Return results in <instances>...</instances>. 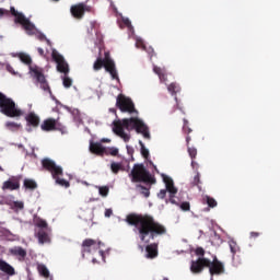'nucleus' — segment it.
Instances as JSON below:
<instances>
[{
    "instance_id": "obj_1",
    "label": "nucleus",
    "mask_w": 280,
    "mask_h": 280,
    "mask_svg": "<svg viewBox=\"0 0 280 280\" xmlns=\"http://www.w3.org/2000/svg\"><path fill=\"white\" fill-rule=\"evenodd\" d=\"M125 222H127L129 226H135L140 242L147 244L145 247H143V245H138L139 250H141V253L145 250L147 259H156V257H159V243L150 242H154L156 237L167 235V228L156 221L152 214L148 213H129L127 214Z\"/></svg>"
},
{
    "instance_id": "obj_2",
    "label": "nucleus",
    "mask_w": 280,
    "mask_h": 280,
    "mask_svg": "<svg viewBox=\"0 0 280 280\" xmlns=\"http://www.w3.org/2000/svg\"><path fill=\"white\" fill-rule=\"evenodd\" d=\"M124 128L125 130H136V132H138V135H142L144 139H150V129L148 128V125L137 117L113 121V132L120 137L125 143H128V141H130V135L126 133Z\"/></svg>"
},
{
    "instance_id": "obj_3",
    "label": "nucleus",
    "mask_w": 280,
    "mask_h": 280,
    "mask_svg": "<svg viewBox=\"0 0 280 280\" xmlns=\"http://www.w3.org/2000/svg\"><path fill=\"white\" fill-rule=\"evenodd\" d=\"M205 248L197 247L195 249V255H197V260H191L190 271L194 275H200L205 268H209V273L211 277L224 275V264L218 259V256L212 255V259L205 257Z\"/></svg>"
},
{
    "instance_id": "obj_4",
    "label": "nucleus",
    "mask_w": 280,
    "mask_h": 280,
    "mask_svg": "<svg viewBox=\"0 0 280 280\" xmlns=\"http://www.w3.org/2000/svg\"><path fill=\"white\" fill-rule=\"evenodd\" d=\"M42 167L45 172H49L51 174L52 179L55 180L56 185L59 187H63L65 189H69L71 187V183L62 176H65V171L62 166L56 164V162L49 158H45L42 160Z\"/></svg>"
},
{
    "instance_id": "obj_5",
    "label": "nucleus",
    "mask_w": 280,
    "mask_h": 280,
    "mask_svg": "<svg viewBox=\"0 0 280 280\" xmlns=\"http://www.w3.org/2000/svg\"><path fill=\"white\" fill-rule=\"evenodd\" d=\"M129 178H131V183H144L145 185L156 183V178L150 174V171L145 170L143 164H135L129 173Z\"/></svg>"
},
{
    "instance_id": "obj_6",
    "label": "nucleus",
    "mask_w": 280,
    "mask_h": 280,
    "mask_svg": "<svg viewBox=\"0 0 280 280\" xmlns=\"http://www.w3.org/2000/svg\"><path fill=\"white\" fill-rule=\"evenodd\" d=\"M0 113L5 115V117H21L23 115V110H21L14 100L7 97L5 94L0 92Z\"/></svg>"
},
{
    "instance_id": "obj_7",
    "label": "nucleus",
    "mask_w": 280,
    "mask_h": 280,
    "mask_svg": "<svg viewBox=\"0 0 280 280\" xmlns=\"http://www.w3.org/2000/svg\"><path fill=\"white\" fill-rule=\"evenodd\" d=\"M10 14L15 18L14 22L22 25V27L26 32H33L34 24H32L30 19L25 18V15L23 13L16 11V9L14 7H11L10 11L7 9L0 8V18L1 16H10Z\"/></svg>"
},
{
    "instance_id": "obj_8",
    "label": "nucleus",
    "mask_w": 280,
    "mask_h": 280,
    "mask_svg": "<svg viewBox=\"0 0 280 280\" xmlns=\"http://www.w3.org/2000/svg\"><path fill=\"white\" fill-rule=\"evenodd\" d=\"M163 180L170 194L168 198L165 199V203L168 205V202H171V205H176V207L180 206V199L176 197V195L178 194V188L174 186V179H172V177L170 176L163 175Z\"/></svg>"
},
{
    "instance_id": "obj_9",
    "label": "nucleus",
    "mask_w": 280,
    "mask_h": 280,
    "mask_svg": "<svg viewBox=\"0 0 280 280\" xmlns=\"http://www.w3.org/2000/svg\"><path fill=\"white\" fill-rule=\"evenodd\" d=\"M86 12H90L93 14V13H95V9H93V7H91L84 2L73 4L70 8V14L73 16V19H77V21H82V19H84V14H86Z\"/></svg>"
},
{
    "instance_id": "obj_10",
    "label": "nucleus",
    "mask_w": 280,
    "mask_h": 280,
    "mask_svg": "<svg viewBox=\"0 0 280 280\" xmlns=\"http://www.w3.org/2000/svg\"><path fill=\"white\" fill-rule=\"evenodd\" d=\"M40 129L44 132H54V130L65 132L66 127L60 122V118H47L42 122Z\"/></svg>"
},
{
    "instance_id": "obj_11",
    "label": "nucleus",
    "mask_w": 280,
    "mask_h": 280,
    "mask_svg": "<svg viewBox=\"0 0 280 280\" xmlns=\"http://www.w3.org/2000/svg\"><path fill=\"white\" fill-rule=\"evenodd\" d=\"M116 106L121 110V113H137V109L135 108V103L131 98H128L124 95H118L116 100Z\"/></svg>"
},
{
    "instance_id": "obj_12",
    "label": "nucleus",
    "mask_w": 280,
    "mask_h": 280,
    "mask_svg": "<svg viewBox=\"0 0 280 280\" xmlns=\"http://www.w3.org/2000/svg\"><path fill=\"white\" fill-rule=\"evenodd\" d=\"M30 71L31 73H33L40 89L43 91H47L48 93H51V88H49V83L47 82V79L45 78V74L43 73V71H40V69L36 67L35 68L30 67Z\"/></svg>"
},
{
    "instance_id": "obj_13",
    "label": "nucleus",
    "mask_w": 280,
    "mask_h": 280,
    "mask_svg": "<svg viewBox=\"0 0 280 280\" xmlns=\"http://www.w3.org/2000/svg\"><path fill=\"white\" fill-rule=\"evenodd\" d=\"M101 245H102V242L97 243V241L93 238L84 240L82 243V249H81L82 258L84 259L86 254L91 255V253H95V250H97V248H100Z\"/></svg>"
},
{
    "instance_id": "obj_14",
    "label": "nucleus",
    "mask_w": 280,
    "mask_h": 280,
    "mask_svg": "<svg viewBox=\"0 0 280 280\" xmlns=\"http://www.w3.org/2000/svg\"><path fill=\"white\" fill-rule=\"evenodd\" d=\"M105 71L110 74L113 80H119V74L117 73V68L115 67V61L110 58V52H105Z\"/></svg>"
},
{
    "instance_id": "obj_15",
    "label": "nucleus",
    "mask_w": 280,
    "mask_h": 280,
    "mask_svg": "<svg viewBox=\"0 0 280 280\" xmlns=\"http://www.w3.org/2000/svg\"><path fill=\"white\" fill-rule=\"evenodd\" d=\"M52 59L57 63V71L59 73H65L67 75L69 73V63L65 61V57L58 52H52Z\"/></svg>"
},
{
    "instance_id": "obj_16",
    "label": "nucleus",
    "mask_w": 280,
    "mask_h": 280,
    "mask_svg": "<svg viewBox=\"0 0 280 280\" xmlns=\"http://www.w3.org/2000/svg\"><path fill=\"white\" fill-rule=\"evenodd\" d=\"M2 189L3 191H16V189H21V183L19 182L18 178H11V179H8L5 180L3 184H2Z\"/></svg>"
},
{
    "instance_id": "obj_17",
    "label": "nucleus",
    "mask_w": 280,
    "mask_h": 280,
    "mask_svg": "<svg viewBox=\"0 0 280 280\" xmlns=\"http://www.w3.org/2000/svg\"><path fill=\"white\" fill-rule=\"evenodd\" d=\"M10 255L12 257H16L20 261H25V257H27V250L21 246H14L9 249Z\"/></svg>"
},
{
    "instance_id": "obj_18",
    "label": "nucleus",
    "mask_w": 280,
    "mask_h": 280,
    "mask_svg": "<svg viewBox=\"0 0 280 280\" xmlns=\"http://www.w3.org/2000/svg\"><path fill=\"white\" fill-rule=\"evenodd\" d=\"M90 152H92V154H97L98 156H104L106 148H104L100 142H91Z\"/></svg>"
},
{
    "instance_id": "obj_19",
    "label": "nucleus",
    "mask_w": 280,
    "mask_h": 280,
    "mask_svg": "<svg viewBox=\"0 0 280 280\" xmlns=\"http://www.w3.org/2000/svg\"><path fill=\"white\" fill-rule=\"evenodd\" d=\"M25 120L28 126H32L33 128H38L40 126V117L34 113H30L26 117Z\"/></svg>"
},
{
    "instance_id": "obj_20",
    "label": "nucleus",
    "mask_w": 280,
    "mask_h": 280,
    "mask_svg": "<svg viewBox=\"0 0 280 280\" xmlns=\"http://www.w3.org/2000/svg\"><path fill=\"white\" fill-rule=\"evenodd\" d=\"M0 270L1 272H5V275H9L11 277L15 275L14 267H12L10 264L2 259H0Z\"/></svg>"
},
{
    "instance_id": "obj_21",
    "label": "nucleus",
    "mask_w": 280,
    "mask_h": 280,
    "mask_svg": "<svg viewBox=\"0 0 280 280\" xmlns=\"http://www.w3.org/2000/svg\"><path fill=\"white\" fill-rule=\"evenodd\" d=\"M153 71H154V73H156V75H159V79L162 82H166L167 81V74L165 73V70L163 68L154 66L153 67Z\"/></svg>"
},
{
    "instance_id": "obj_22",
    "label": "nucleus",
    "mask_w": 280,
    "mask_h": 280,
    "mask_svg": "<svg viewBox=\"0 0 280 280\" xmlns=\"http://www.w3.org/2000/svg\"><path fill=\"white\" fill-rule=\"evenodd\" d=\"M37 271L39 272L40 277H44V279H49L50 277L49 269L44 264L37 265Z\"/></svg>"
},
{
    "instance_id": "obj_23",
    "label": "nucleus",
    "mask_w": 280,
    "mask_h": 280,
    "mask_svg": "<svg viewBox=\"0 0 280 280\" xmlns=\"http://www.w3.org/2000/svg\"><path fill=\"white\" fill-rule=\"evenodd\" d=\"M23 186L31 191H34V189L38 188V184L36 183V180L30 178L24 179Z\"/></svg>"
},
{
    "instance_id": "obj_24",
    "label": "nucleus",
    "mask_w": 280,
    "mask_h": 280,
    "mask_svg": "<svg viewBox=\"0 0 280 280\" xmlns=\"http://www.w3.org/2000/svg\"><path fill=\"white\" fill-rule=\"evenodd\" d=\"M106 65V55L104 56V59L102 57H98L94 65H93V69L94 71H100L103 67H105Z\"/></svg>"
},
{
    "instance_id": "obj_25",
    "label": "nucleus",
    "mask_w": 280,
    "mask_h": 280,
    "mask_svg": "<svg viewBox=\"0 0 280 280\" xmlns=\"http://www.w3.org/2000/svg\"><path fill=\"white\" fill-rule=\"evenodd\" d=\"M37 237H38L39 244H45V243L49 242V235L47 234V232H45L43 230H40L37 233Z\"/></svg>"
},
{
    "instance_id": "obj_26",
    "label": "nucleus",
    "mask_w": 280,
    "mask_h": 280,
    "mask_svg": "<svg viewBox=\"0 0 280 280\" xmlns=\"http://www.w3.org/2000/svg\"><path fill=\"white\" fill-rule=\"evenodd\" d=\"M110 170L113 174H119V172H124V165H121V163L118 162H112Z\"/></svg>"
},
{
    "instance_id": "obj_27",
    "label": "nucleus",
    "mask_w": 280,
    "mask_h": 280,
    "mask_svg": "<svg viewBox=\"0 0 280 280\" xmlns=\"http://www.w3.org/2000/svg\"><path fill=\"white\" fill-rule=\"evenodd\" d=\"M168 93H172V95H176V93H180V85L178 83H171L167 86Z\"/></svg>"
},
{
    "instance_id": "obj_28",
    "label": "nucleus",
    "mask_w": 280,
    "mask_h": 280,
    "mask_svg": "<svg viewBox=\"0 0 280 280\" xmlns=\"http://www.w3.org/2000/svg\"><path fill=\"white\" fill-rule=\"evenodd\" d=\"M136 189H140V194L142 196H144V198H150V188H148L141 184H138V185H136Z\"/></svg>"
},
{
    "instance_id": "obj_29",
    "label": "nucleus",
    "mask_w": 280,
    "mask_h": 280,
    "mask_svg": "<svg viewBox=\"0 0 280 280\" xmlns=\"http://www.w3.org/2000/svg\"><path fill=\"white\" fill-rule=\"evenodd\" d=\"M19 58L24 65H32V57L25 52H20Z\"/></svg>"
},
{
    "instance_id": "obj_30",
    "label": "nucleus",
    "mask_w": 280,
    "mask_h": 280,
    "mask_svg": "<svg viewBox=\"0 0 280 280\" xmlns=\"http://www.w3.org/2000/svg\"><path fill=\"white\" fill-rule=\"evenodd\" d=\"M205 202L210 207L211 209L218 207V201H215L212 197L210 196H205L203 197Z\"/></svg>"
},
{
    "instance_id": "obj_31",
    "label": "nucleus",
    "mask_w": 280,
    "mask_h": 280,
    "mask_svg": "<svg viewBox=\"0 0 280 280\" xmlns=\"http://www.w3.org/2000/svg\"><path fill=\"white\" fill-rule=\"evenodd\" d=\"M194 187H198L199 191H202V180H200V173H197L192 180Z\"/></svg>"
},
{
    "instance_id": "obj_32",
    "label": "nucleus",
    "mask_w": 280,
    "mask_h": 280,
    "mask_svg": "<svg viewBox=\"0 0 280 280\" xmlns=\"http://www.w3.org/2000/svg\"><path fill=\"white\" fill-rule=\"evenodd\" d=\"M183 121H184V125H183L184 135H191L192 130L189 127V120H187V118H184Z\"/></svg>"
},
{
    "instance_id": "obj_33",
    "label": "nucleus",
    "mask_w": 280,
    "mask_h": 280,
    "mask_svg": "<svg viewBox=\"0 0 280 280\" xmlns=\"http://www.w3.org/2000/svg\"><path fill=\"white\" fill-rule=\"evenodd\" d=\"M62 84L65 86V89H71L72 84H73V80H71V78L67 77V74H65L63 79H62Z\"/></svg>"
},
{
    "instance_id": "obj_34",
    "label": "nucleus",
    "mask_w": 280,
    "mask_h": 280,
    "mask_svg": "<svg viewBox=\"0 0 280 280\" xmlns=\"http://www.w3.org/2000/svg\"><path fill=\"white\" fill-rule=\"evenodd\" d=\"M188 150V154L191 159V161H194V159H196V156H198V149L194 148V147H187Z\"/></svg>"
},
{
    "instance_id": "obj_35",
    "label": "nucleus",
    "mask_w": 280,
    "mask_h": 280,
    "mask_svg": "<svg viewBox=\"0 0 280 280\" xmlns=\"http://www.w3.org/2000/svg\"><path fill=\"white\" fill-rule=\"evenodd\" d=\"M105 154H110V156H117L119 154V149L115 147L105 149Z\"/></svg>"
},
{
    "instance_id": "obj_36",
    "label": "nucleus",
    "mask_w": 280,
    "mask_h": 280,
    "mask_svg": "<svg viewBox=\"0 0 280 280\" xmlns=\"http://www.w3.org/2000/svg\"><path fill=\"white\" fill-rule=\"evenodd\" d=\"M5 126L9 128V130H19L21 128V125L14 121H8Z\"/></svg>"
},
{
    "instance_id": "obj_37",
    "label": "nucleus",
    "mask_w": 280,
    "mask_h": 280,
    "mask_svg": "<svg viewBox=\"0 0 280 280\" xmlns=\"http://www.w3.org/2000/svg\"><path fill=\"white\" fill-rule=\"evenodd\" d=\"M229 246H230L231 253L234 255L235 253H237V250H240V247L237 246V243L235 241H230Z\"/></svg>"
},
{
    "instance_id": "obj_38",
    "label": "nucleus",
    "mask_w": 280,
    "mask_h": 280,
    "mask_svg": "<svg viewBox=\"0 0 280 280\" xmlns=\"http://www.w3.org/2000/svg\"><path fill=\"white\" fill-rule=\"evenodd\" d=\"M136 47H137V49H142L143 51H145V48H147L145 43L141 38H137Z\"/></svg>"
},
{
    "instance_id": "obj_39",
    "label": "nucleus",
    "mask_w": 280,
    "mask_h": 280,
    "mask_svg": "<svg viewBox=\"0 0 280 280\" xmlns=\"http://www.w3.org/2000/svg\"><path fill=\"white\" fill-rule=\"evenodd\" d=\"M140 145H141V154H142V156L144 159H148L150 156V151L145 148V145L141 141H140Z\"/></svg>"
},
{
    "instance_id": "obj_40",
    "label": "nucleus",
    "mask_w": 280,
    "mask_h": 280,
    "mask_svg": "<svg viewBox=\"0 0 280 280\" xmlns=\"http://www.w3.org/2000/svg\"><path fill=\"white\" fill-rule=\"evenodd\" d=\"M109 188L107 186H102L98 188L100 196H103V198H106L108 196Z\"/></svg>"
},
{
    "instance_id": "obj_41",
    "label": "nucleus",
    "mask_w": 280,
    "mask_h": 280,
    "mask_svg": "<svg viewBox=\"0 0 280 280\" xmlns=\"http://www.w3.org/2000/svg\"><path fill=\"white\" fill-rule=\"evenodd\" d=\"M12 209H19L20 211H23V209H25V203H23V201H14Z\"/></svg>"
},
{
    "instance_id": "obj_42",
    "label": "nucleus",
    "mask_w": 280,
    "mask_h": 280,
    "mask_svg": "<svg viewBox=\"0 0 280 280\" xmlns=\"http://www.w3.org/2000/svg\"><path fill=\"white\" fill-rule=\"evenodd\" d=\"M36 226H38V229H47V221L43 219H37Z\"/></svg>"
},
{
    "instance_id": "obj_43",
    "label": "nucleus",
    "mask_w": 280,
    "mask_h": 280,
    "mask_svg": "<svg viewBox=\"0 0 280 280\" xmlns=\"http://www.w3.org/2000/svg\"><path fill=\"white\" fill-rule=\"evenodd\" d=\"M179 208L182 209V211H189V209H191V206L189 205V201H184L179 203Z\"/></svg>"
},
{
    "instance_id": "obj_44",
    "label": "nucleus",
    "mask_w": 280,
    "mask_h": 280,
    "mask_svg": "<svg viewBox=\"0 0 280 280\" xmlns=\"http://www.w3.org/2000/svg\"><path fill=\"white\" fill-rule=\"evenodd\" d=\"M122 24L125 25V27H128V30H132V22H130V19L122 18Z\"/></svg>"
},
{
    "instance_id": "obj_45",
    "label": "nucleus",
    "mask_w": 280,
    "mask_h": 280,
    "mask_svg": "<svg viewBox=\"0 0 280 280\" xmlns=\"http://www.w3.org/2000/svg\"><path fill=\"white\" fill-rule=\"evenodd\" d=\"M165 196H167V188L161 189L160 192L158 194V198H160V200H165Z\"/></svg>"
},
{
    "instance_id": "obj_46",
    "label": "nucleus",
    "mask_w": 280,
    "mask_h": 280,
    "mask_svg": "<svg viewBox=\"0 0 280 280\" xmlns=\"http://www.w3.org/2000/svg\"><path fill=\"white\" fill-rule=\"evenodd\" d=\"M144 51H147V54L150 56V58H154V56H156V52H154V48H152V47H147L144 49Z\"/></svg>"
},
{
    "instance_id": "obj_47",
    "label": "nucleus",
    "mask_w": 280,
    "mask_h": 280,
    "mask_svg": "<svg viewBox=\"0 0 280 280\" xmlns=\"http://www.w3.org/2000/svg\"><path fill=\"white\" fill-rule=\"evenodd\" d=\"M7 71H9V73H12V75H16V71H14V68L11 65H7Z\"/></svg>"
},
{
    "instance_id": "obj_48",
    "label": "nucleus",
    "mask_w": 280,
    "mask_h": 280,
    "mask_svg": "<svg viewBox=\"0 0 280 280\" xmlns=\"http://www.w3.org/2000/svg\"><path fill=\"white\" fill-rule=\"evenodd\" d=\"M127 152L130 156H132V154H135V149L130 145H127Z\"/></svg>"
},
{
    "instance_id": "obj_49",
    "label": "nucleus",
    "mask_w": 280,
    "mask_h": 280,
    "mask_svg": "<svg viewBox=\"0 0 280 280\" xmlns=\"http://www.w3.org/2000/svg\"><path fill=\"white\" fill-rule=\"evenodd\" d=\"M113 215V209H106L105 210V218H110Z\"/></svg>"
},
{
    "instance_id": "obj_50",
    "label": "nucleus",
    "mask_w": 280,
    "mask_h": 280,
    "mask_svg": "<svg viewBox=\"0 0 280 280\" xmlns=\"http://www.w3.org/2000/svg\"><path fill=\"white\" fill-rule=\"evenodd\" d=\"M191 142V137L189 135H187L186 137V145L187 148H189V143Z\"/></svg>"
},
{
    "instance_id": "obj_51",
    "label": "nucleus",
    "mask_w": 280,
    "mask_h": 280,
    "mask_svg": "<svg viewBox=\"0 0 280 280\" xmlns=\"http://www.w3.org/2000/svg\"><path fill=\"white\" fill-rule=\"evenodd\" d=\"M259 236V232H250V237H253L254 240L257 238Z\"/></svg>"
},
{
    "instance_id": "obj_52",
    "label": "nucleus",
    "mask_w": 280,
    "mask_h": 280,
    "mask_svg": "<svg viewBox=\"0 0 280 280\" xmlns=\"http://www.w3.org/2000/svg\"><path fill=\"white\" fill-rule=\"evenodd\" d=\"M39 56H45V50L43 48H37Z\"/></svg>"
},
{
    "instance_id": "obj_53",
    "label": "nucleus",
    "mask_w": 280,
    "mask_h": 280,
    "mask_svg": "<svg viewBox=\"0 0 280 280\" xmlns=\"http://www.w3.org/2000/svg\"><path fill=\"white\" fill-rule=\"evenodd\" d=\"M191 167L192 170H196V167H198V163H196V161H191Z\"/></svg>"
},
{
    "instance_id": "obj_54",
    "label": "nucleus",
    "mask_w": 280,
    "mask_h": 280,
    "mask_svg": "<svg viewBox=\"0 0 280 280\" xmlns=\"http://www.w3.org/2000/svg\"><path fill=\"white\" fill-rule=\"evenodd\" d=\"M38 38H39V40H47V37H45V35H43V34L39 35Z\"/></svg>"
},
{
    "instance_id": "obj_55",
    "label": "nucleus",
    "mask_w": 280,
    "mask_h": 280,
    "mask_svg": "<svg viewBox=\"0 0 280 280\" xmlns=\"http://www.w3.org/2000/svg\"><path fill=\"white\" fill-rule=\"evenodd\" d=\"M109 110H110V113H115V114L117 113V109H115V108H110Z\"/></svg>"
},
{
    "instance_id": "obj_56",
    "label": "nucleus",
    "mask_w": 280,
    "mask_h": 280,
    "mask_svg": "<svg viewBox=\"0 0 280 280\" xmlns=\"http://www.w3.org/2000/svg\"><path fill=\"white\" fill-rule=\"evenodd\" d=\"M98 253L100 255L104 256V250H100Z\"/></svg>"
},
{
    "instance_id": "obj_57",
    "label": "nucleus",
    "mask_w": 280,
    "mask_h": 280,
    "mask_svg": "<svg viewBox=\"0 0 280 280\" xmlns=\"http://www.w3.org/2000/svg\"><path fill=\"white\" fill-rule=\"evenodd\" d=\"M92 261H93V264H95L97 260L94 258Z\"/></svg>"
},
{
    "instance_id": "obj_58",
    "label": "nucleus",
    "mask_w": 280,
    "mask_h": 280,
    "mask_svg": "<svg viewBox=\"0 0 280 280\" xmlns=\"http://www.w3.org/2000/svg\"><path fill=\"white\" fill-rule=\"evenodd\" d=\"M163 280H170V279H167V278H164Z\"/></svg>"
},
{
    "instance_id": "obj_59",
    "label": "nucleus",
    "mask_w": 280,
    "mask_h": 280,
    "mask_svg": "<svg viewBox=\"0 0 280 280\" xmlns=\"http://www.w3.org/2000/svg\"><path fill=\"white\" fill-rule=\"evenodd\" d=\"M52 1H60V0H52Z\"/></svg>"
}]
</instances>
